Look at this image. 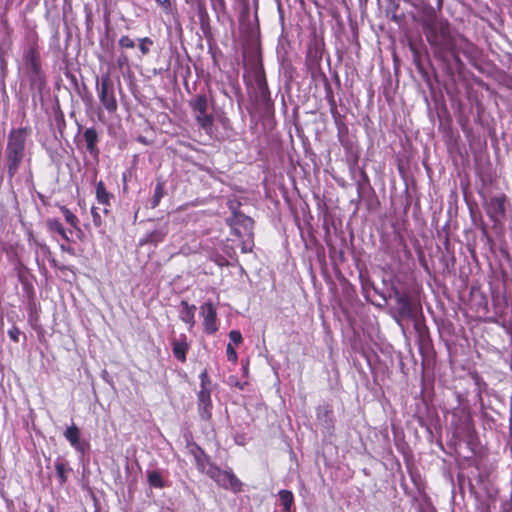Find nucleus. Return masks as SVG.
Instances as JSON below:
<instances>
[{"label":"nucleus","mask_w":512,"mask_h":512,"mask_svg":"<svg viewBox=\"0 0 512 512\" xmlns=\"http://www.w3.org/2000/svg\"><path fill=\"white\" fill-rule=\"evenodd\" d=\"M31 129L29 127L12 128L7 135L5 156L7 160V173L12 178L19 170L25 157L28 145L32 144Z\"/></svg>","instance_id":"1"},{"label":"nucleus","mask_w":512,"mask_h":512,"mask_svg":"<svg viewBox=\"0 0 512 512\" xmlns=\"http://www.w3.org/2000/svg\"><path fill=\"white\" fill-rule=\"evenodd\" d=\"M423 30L429 44L439 52L453 51L455 38L451 33L449 23L438 18L435 12L427 15L423 21Z\"/></svg>","instance_id":"2"},{"label":"nucleus","mask_w":512,"mask_h":512,"mask_svg":"<svg viewBox=\"0 0 512 512\" xmlns=\"http://www.w3.org/2000/svg\"><path fill=\"white\" fill-rule=\"evenodd\" d=\"M24 64L27 70L31 86L41 90L45 84L39 56L34 48H30L24 55Z\"/></svg>","instance_id":"3"},{"label":"nucleus","mask_w":512,"mask_h":512,"mask_svg":"<svg viewBox=\"0 0 512 512\" xmlns=\"http://www.w3.org/2000/svg\"><path fill=\"white\" fill-rule=\"evenodd\" d=\"M190 106L194 113L195 119L199 127L210 134L213 128L214 118L207 113L208 101L204 95H198L190 102Z\"/></svg>","instance_id":"4"},{"label":"nucleus","mask_w":512,"mask_h":512,"mask_svg":"<svg viewBox=\"0 0 512 512\" xmlns=\"http://www.w3.org/2000/svg\"><path fill=\"white\" fill-rule=\"evenodd\" d=\"M100 103L109 112L114 113L118 104L114 93V86L108 74L102 76L96 83Z\"/></svg>","instance_id":"5"},{"label":"nucleus","mask_w":512,"mask_h":512,"mask_svg":"<svg viewBox=\"0 0 512 512\" xmlns=\"http://www.w3.org/2000/svg\"><path fill=\"white\" fill-rule=\"evenodd\" d=\"M201 390L198 393V406L199 412L202 419L208 420L211 416V398L210 390L206 387L208 382V375L206 371L200 374Z\"/></svg>","instance_id":"6"},{"label":"nucleus","mask_w":512,"mask_h":512,"mask_svg":"<svg viewBox=\"0 0 512 512\" xmlns=\"http://www.w3.org/2000/svg\"><path fill=\"white\" fill-rule=\"evenodd\" d=\"M211 476L219 485L226 489H231L235 492L241 490L242 483L232 472L216 470Z\"/></svg>","instance_id":"7"},{"label":"nucleus","mask_w":512,"mask_h":512,"mask_svg":"<svg viewBox=\"0 0 512 512\" xmlns=\"http://www.w3.org/2000/svg\"><path fill=\"white\" fill-rule=\"evenodd\" d=\"M487 215L494 222L500 221L505 215V197H493L487 201L486 206Z\"/></svg>","instance_id":"8"},{"label":"nucleus","mask_w":512,"mask_h":512,"mask_svg":"<svg viewBox=\"0 0 512 512\" xmlns=\"http://www.w3.org/2000/svg\"><path fill=\"white\" fill-rule=\"evenodd\" d=\"M201 314L203 316V325L205 332L208 334H213L218 330V326L216 324V308L211 302L205 303L201 306Z\"/></svg>","instance_id":"9"},{"label":"nucleus","mask_w":512,"mask_h":512,"mask_svg":"<svg viewBox=\"0 0 512 512\" xmlns=\"http://www.w3.org/2000/svg\"><path fill=\"white\" fill-rule=\"evenodd\" d=\"M80 436V430L75 424L67 427V429L64 431V437L70 443V445L77 451L84 453L86 445L85 442L81 441Z\"/></svg>","instance_id":"10"},{"label":"nucleus","mask_w":512,"mask_h":512,"mask_svg":"<svg viewBox=\"0 0 512 512\" xmlns=\"http://www.w3.org/2000/svg\"><path fill=\"white\" fill-rule=\"evenodd\" d=\"M112 195L106 190V187L102 181H99L96 184V199L98 204L102 205L103 214H107L109 212V207L111 205Z\"/></svg>","instance_id":"11"},{"label":"nucleus","mask_w":512,"mask_h":512,"mask_svg":"<svg viewBox=\"0 0 512 512\" xmlns=\"http://www.w3.org/2000/svg\"><path fill=\"white\" fill-rule=\"evenodd\" d=\"M189 349V345L186 341L185 335H181L179 339H174L172 341V351L173 355L180 361H186V354Z\"/></svg>","instance_id":"12"},{"label":"nucleus","mask_w":512,"mask_h":512,"mask_svg":"<svg viewBox=\"0 0 512 512\" xmlns=\"http://www.w3.org/2000/svg\"><path fill=\"white\" fill-rule=\"evenodd\" d=\"M181 311H180V319L185 322L186 324H189L190 327H193L195 324V311L196 306L195 305H189L188 302L182 301L181 302Z\"/></svg>","instance_id":"13"},{"label":"nucleus","mask_w":512,"mask_h":512,"mask_svg":"<svg viewBox=\"0 0 512 512\" xmlns=\"http://www.w3.org/2000/svg\"><path fill=\"white\" fill-rule=\"evenodd\" d=\"M84 139L86 142V148L90 154H97L98 150L96 147L98 141V134L94 128H87L84 131Z\"/></svg>","instance_id":"14"},{"label":"nucleus","mask_w":512,"mask_h":512,"mask_svg":"<svg viewBox=\"0 0 512 512\" xmlns=\"http://www.w3.org/2000/svg\"><path fill=\"white\" fill-rule=\"evenodd\" d=\"M55 470H56L60 484L63 485L64 483H66L67 472L70 471V469L67 467L66 463H64L60 459H57L55 462Z\"/></svg>","instance_id":"15"},{"label":"nucleus","mask_w":512,"mask_h":512,"mask_svg":"<svg viewBox=\"0 0 512 512\" xmlns=\"http://www.w3.org/2000/svg\"><path fill=\"white\" fill-rule=\"evenodd\" d=\"M47 225L50 231L58 233L63 239L69 240V237L66 233V230L64 229L61 222L57 219H49L47 221Z\"/></svg>","instance_id":"16"},{"label":"nucleus","mask_w":512,"mask_h":512,"mask_svg":"<svg viewBox=\"0 0 512 512\" xmlns=\"http://www.w3.org/2000/svg\"><path fill=\"white\" fill-rule=\"evenodd\" d=\"M279 498L286 512H290L291 506L294 501L293 493L289 490L279 491Z\"/></svg>","instance_id":"17"},{"label":"nucleus","mask_w":512,"mask_h":512,"mask_svg":"<svg viewBox=\"0 0 512 512\" xmlns=\"http://www.w3.org/2000/svg\"><path fill=\"white\" fill-rule=\"evenodd\" d=\"M256 84L258 87V93L261 101L266 102L269 100V90L266 83V80L262 76H258L256 79Z\"/></svg>","instance_id":"18"},{"label":"nucleus","mask_w":512,"mask_h":512,"mask_svg":"<svg viewBox=\"0 0 512 512\" xmlns=\"http://www.w3.org/2000/svg\"><path fill=\"white\" fill-rule=\"evenodd\" d=\"M164 194H165L164 183L162 181L158 180L157 184L155 186V189H154V194H153L152 200H151L152 208H155L159 205L160 200L162 199Z\"/></svg>","instance_id":"19"},{"label":"nucleus","mask_w":512,"mask_h":512,"mask_svg":"<svg viewBox=\"0 0 512 512\" xmlns=\"http://www.w3.org/2000/svg\"><path fill=\"white\" fill-rule=\"evenodd\" d=\"M91 214H92L93 224L95 225V227L101 228L103 225L102 215H104L102 212V208L92 206Z\"/></svg>","instance_id":"20"},{"label":"nucleus","mask_w":512,"mask_h":512,"mask_svg":"<svg viewBox=\"0 0 512 512\" xmlns=\"http://www.w3.org/2000/svg\"><path fill=\"white\" fill-rule=\"evenodd\" d=\"M60 209H61V212L63 213L65 220L71 226L76 227L77 223H78L77 216L74 213H72L66 206H62Z\"/></svg>","instance_id":"21"},{"label":"nucleus","mask_w":512,"mask_h":512,"mask_svg":"<svg viewBox=\"0 0 512 512\" xmlns=\"http://www.w3.org/2000/svg\"><path fill=\"white\" fill-rule=\"evenodd\" d=\"M153 44L152 40L148 37H144L140 39L139 43V49L143 55H146L149 53L150 49L149 47Z\"/></svg>","instance_id":"22"},{"label":"nucleus","mask_w":512,"mask_h":512,"mask_svg":"<svg viewBox=\"0 0 512 512\" xmlns=\"http://www.w3.org/2000/svg\"><path fill=\"white\" fill-rule=\"evenodd\" d=\"M397 302L401 307L403 313H408L411 310L410 302L406 296L400 295L397 297Z\"/></svg>","instance_id":"23"},{"label":"nucleus","mask_w":512,"mask_h":512,"mask_svg":"<svg viewBox=\"0 0 512 512\" xmlns=\"http://www.w3.org/2000/svg\"><path fill=\"white\" fill-rule=\"evenodd\" d=\"M148 480H149V483L151 486H154V487H162V479H161V476L159 473L157 472H152L149 474L148 476Z\"/></svg>","instance_id":"24"},{"label":"nucleus","mask_w":512,"mask_h":512,"mask_svg":"<svg viewBox=\"0 0 512 512\" xmlns=\"http://www.w3.org/2000/svg\"><path fill=\"white\" fill-rule=\"evenodd\" d=\"M229 338H230L231 342H233L236 345H239L240 343H242V340H243L242 334L239 330H231L229 333Z\"/></svg>","instance_id":"25"},{"label":"nucleus","mask_w":512,"mask_h":512,"mask_svg":"<svg viewBox=\"0 0 512 512\" xmlns=\"http://www.w3.org/2000/svg\"><path fill=\"white\" fill-rule=\"evenodd\" d=\"M119 45L121 48H134V41L128 36H122L119 40Z\"/></svg>","instance_id":"26"},{"label":"nucleus","mask_w":512,"mask_h":512,"mask_svg":"<svg viewBox=\"0 0 512 512\" xmlns=\"http://www.w3.org/2000/svg\"><path fill=\"white\" fill-rule=\"evenodd\" d=\"M226 354H227V358L229 361H231L233 363H235L237 361V353H236V350L231 345V343H229L227 345Z\"/></svg>","instance_id":"27"},{"label":"nucleus","mask_w":512,"mask_h":512,"mask_svg":"<svg viewBox=\"0 0 512 512\" xmlns=\"http://www.w3.org/2000/svg\"><path fill=\"white\" fill-rule=\"evenodd\" d=\"M20 334H21V331L16 326H13L11 329L8 330V336L14 342H18L19 341Z\"/></svg>","instance_id":"28"},{"label":"nucleus","mask_w":512,"mask_h":512,"mask_svg":"<svg viewBox=\"0 0 512 512\" xmlns=\"http://www.w3.org/2000/svg\"><path fill=\"white\" fill-rule=\"evenodd\" d=\"M210 1L215 10L224 9V6H225L224 0H210Z\"/></svg>","instance_id":"29"},{"label":"nucleus","mask_w":512,"mask_h":512,"mask_svg":"<svg viewBox=\"0 0 512 512\" xmlns=\"http://www.w3.org/2000/svg\"><path fill=\"white\" fill-rule=\"evenodd\" d=\"M164 10L168 11L171 7L170 0H156Z\"/></svg>","instance_id":"30"},{"label":"nucleus","mask_w":512,"mask_h":512,"mask_svg":"<svg viewBox=\"0 0 512 512\" xmlns=\"http://www.w3.org/2000/svg\"><path fill=\"white\" fill-rule=\"evenodd\" d=\"M60 248H61V250H62V251H64V252H68V253H69V254H71V255H74V254H75V253H74V249H73V248H71L70 246H65V245H63V244H62V245H60Z\"/></svg>","instance_id":"31"},{"label":"nucleus","mask_w":512,"mask_h":512,"mask_svg":"<svg viewBox=\"0 0 512 512\" xmlns=\"http://www.w3.org/2000/svg\"><path fill=\"white\" fill-rule=\"evenodd\" d=\"M126 63H127V57H126V56H121V57H119V59H118V65H119L120 67L124 66Z\"/></svg>","instance_id":"32"}]
</instances>
